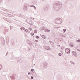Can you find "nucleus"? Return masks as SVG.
Listing matches in <instances>:
<instances>
[{"mask_svg": "<svg viewBox=\"0 0 80 80\" xmlns=\"http://www.w3.org/2000/svg\"><path fill=\"white\" fill-rule=\"evenodd\" d=\"M55 22L57 24H60V23H61V21L60 20L57 19L55 21Z\"/></svg>", "mask_w": 80, "mask_h": 80, "instance_id": "f257e3e1", "label": "nucleus"}, {"mask_svg": "<svg viewBox=\"0 0 80 80\" xmlns=\"http://www.w3.org/2000/svg\"><path fill=\"white\" fill-rule=\"evenodd\" d=\"M65 52L67 53H70V50L68 48H66L65 50Z\"/></svg>", "mask_w": 80, "mask_h": 80, "instance_id": "f03ea898", "label": "nucleus"}, {"mask_svg": "<svg viewBox=\"0 0 80 80\" xmlns=\"http://www.w3.org/2000/svg\"><path fill=\"white\" fill-rule=\"evenodd\" d=\"M72 53H73V55H74V56H75V57H77V53H76V52H75L73 51Z\"/></svg>", "mask_w": 80, "mask_h": 80, "instance_id": "7ed1b4c3", "label": "nucleus"}, {"mask_svg": "<svg viewBox=\"0 0 80 80\" xmlns=\"http://www.w3.org/2000/svg\"><path fill=\"white\" fill-rule=\"evenodd\" d=\"M20 29L21 30H24L25 29V28L23 27H22L20 28Z\"/></svg>", "mask_w": 80, "mask_h": 80, "instance_id": "20e7f679", "label": "nucleus"}, {"mask_svg": "<svg viewBox=\"0 0 80 80\" xmlns=\"http://www.w3.org/2000/svg\"><path fill=\"white\" fill-rule=\"evenodd\" d=\"M31 35H32V36H33L34 35V33L33 32H31L30 33Z\"/></svg>", "mask_w": 80, "mask_h": 80, "instance_id": "39448f33", "label": "nucleus"}, {"mask_svg": "<svg viewBox=\"0 0 80 80\" xmlns=\"http://www.w3.org/2000/svg\"><path fill=\"white\" fill-rule=\"evenodd\" d=\"M28 29L30 31H32V29L31 28H29Z\"/></svg>", "mask_w": 80, "mask_h": 80, "instance_id": "423d86ee", "label": "nucleus"}, {"mask_svg": "<svg viewBox=\"0 0 80 80\" xmlns=\"http://www.w3.org/2000/svg\"><path fill=\"white\" fill-rule=\"evenodd\" d=\"M2 66L0 64V69H2Z\"/></svg>", "mask_w": 80, "mask_h": 80, "instance_id": "0eeeda50", "label": "nucleus"}, {"mask_svg": "<svg viewBox=\"0 0 80 80\" xmlns=\"http://www.w3.org/2000/svg\"><path fill=\"white\" fill-rule=\"evenodd\" d=\"M77 42H80V40L79 39L78 40H77Z\"/></svg>", "mask_w": 80, "mask_h": 80, "instance_id": "6e6552de", "label": "nucleus"}, {"mask_svg": "<svg viewBox=\"0 0 80 80\" xmlns=\"http://www.w3.org/2000/svg\"><path fill=\"white\" fill-rule=\"evenodd\" d=\"M31 70V72H33L34 69H32Z\"/></svg>", "mask_w": 80, "mask_h": 80, "instance_id": "1a4fd4ad", "label": "nucleus"}, {"mask_svg": "<svg viewBox=\"0 0 80 80\" xmlns=\"http://www.w3.org/2000/svg\"><path fill=\"white\" fill-rule=\"evenodd\" d=\"M36 38H37L38 39L39 38V37L38 36H36Z\"/></svg>", "mask_w": 80, "mask_h": 80, "instance_id": "9d476101", "label": "nucleus"}, {"mask_svg": "<svg viewBox=\"0 0 80 80\" xmlns=\"http://www.w3.org/2000/svg\"><path fill=\"white\" fill-rule=\"evenodd\" d=\"M37 31L36 30L34 31V33H37Z\"/></svg>", "mask_w": 80, "mask_h": 80, "instance_id": "9b49d317", "label": "nucleus"}, {"mask_svg": "<svg viewBox=\"0 0 80 80\" xmlns=\"http://www.w3.org/2000/svg\"><path fill=\"white\" fill-rule=\"evenodd\" d=\"M25 32H28V30H26L25 31Z\"/></svg>", "mask_w": 80, "mask_h": 80, "instance_id": "f8f14e48", "label": "nucleus"}, {"mask_svg": "<svg viewBox=\"0 0 80 80\" xmlns=\"http://www.w3.org/2000/svg\"><path fill=\"white\" fill-rule=\"evenodd\" d=\"M63 32H65L66 31V29H63Z\"/></svg>", "mask_w": 80, "mask_h": 80, "instance_id": "ddd939ff", "label": "nucleus"}, {"mask_svg": "<svg viewBox=\"0 0 80 80\" xmlns=\"http://www.w3.org/2000/svg\"><path fill=\"white\" fill-rule=\"evenodd\" d=\"M31 79H33V77H32V76H31Z\"/></svg>", "mask_w": 80, "mask_h": 80, "instance_id": "4468645a", "label": "nucleus"}, {"mask_svg": "<svg viewBox=\"0 0 80 80\" xmlns=\"http://www.w3.org/2000/svg\"><path fill=\"white\" fill-rule=\"evenodd\" d=\"M58 55H59V56H61V54H60V53H59V54H58Z\"/></svg>", "mask_w": 80, "mask_h": 80, "instance_id": "2eb2a0df", "label": "nucleus"}, {"mask_svg": "<svg viewBox=\"0 0 80 80\" xmlns=\"http://www.w3.org/2000/svg\"><path fill=\"white\" fill-rule=\"evenodd\" d=\"M38 40H35L36 42H38Z\"/></svg>", "mask_w": 80, "mask_h": 80, "instance_id": "dca6fc26", "label": "nucleus"}, {"mask_svg": "<svg viewBox=\"0 0 80 80\" xmlns=\"http://www.w3.org/2000/svg\"><path fill=\"white\" fill-rule=\"evenodd\" d=\"M43 37H44V39H45V37L44 36H43Z\"/></svg>", "mask_w": 80, "mask_h": 80, "instance_id": "f3484780", "label": "nucleus"}, {"mask_svg": "<svg viewBox=\"0 0 80 80\" xmlns=\"http://www.w3.org/2000/svg\"><path fill=\"white\" fill-rule=\"evenodd\" d=\"M30 72H28V75H30Z\"/></svg>", "mask_w": 80, "mask_h": 80, "instance_id": "a211bd4d", "label": "nucleus"}, {"mask_svg": "<svg viewBox=\"0 0 80 80\" xmlns=\"http://www.w3.org/2000/svg\"><path fill=\"white\" fill-rule=\"evenodd\" d=\"M72 63H73V65H74V64H75V63H74V62H72Z\"/></svg>", "mask_w": 80, "mask_h": 80, "instance_id": "6ab92c4d", "label": "nucleus"}, {"mask_svg": "<svg viewBox=\"0 0 80 80\" xmlns=\"http://www.w3.org/2000/svg\"><path fill=\"white\" fill-rule=\"evenodd\" d=\"M48 32H50V30H48Z\"/></svg>", "mask_w": 80, "mask_h": 80, "instance_id": "aec40b11", "label": "nucleus"}, {"mask_svg": "<svg viewBox=\"0 0 80 80\" xmlns=\"http://www.w3.org/2000/svg\"><path fill=\"white\" fill-rule=\"evenodd\" d=\"M36 8L35 7H34V8Z\"/></svg>", "mask_w": 80, "mask_h": 80, "instance_id": "412c9836", "label": "nucleus"}]
</instances>
